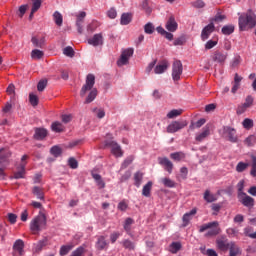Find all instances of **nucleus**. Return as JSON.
<instances>
[{"label": "nucleus", "instance_id": "1", "mask_svg": "<svg viewBox=\"0 0 256 256\" xmlns=\"http://www.w3.org/2000/svg\"><path fill=\"white\" fill-rule=\"evenodd\" d=\"M95 86V75L88 74L86 77V82L82 86L80 90V97H85L87 95V91H90L88 96L86 97L85 103H93L97 98V88H93Z\"/></svg>", "mask_w": 256, "mask_h": 256}, {"label": "nucleus", "instance_id": "2", "mask_svg": "<svg viewBox=\"0 0 256 256\" xmlns=\"http://www.w3.org/2000/svg\"><path fill=\"white\" fill-rule=\"evenodd\" d=\"M238 25L240 31H247V29H253L256 25V15L253 10H248L246 13L240 15L238 19Z\"/></svg>", "mask_w": 256, "mask_h": 256}, {"label": "nucleus", "instance_id": "3", "mask_svg": "<svg viewBox=\"0 0 256 256\" xmlns=\"http://www.w3.org/2000/svg\"><path fill=\"white\" fill-rule=\"evenodd\" d=\"M205 231H207L205 237H216V235L221 233V227H219V223L217 221H213L199 227V233H205Z\"/></svg>", "mask_w": 256, "mask_h": 256}, {"label": "nucleus", "instance_id": "4", "mask_svg": "<svg viewBox=\"0 0 256 256\" xmlns=\"http://www.w3.org/2000/svg\"><path fill=\"white\" fill-rule=\"evenodd\" d=\"M45 225H47V218L44 214H39L30 222V231L39 233L41 229H44Z\"/></svg>", "mask_w": 256, "mask_h": 256}, {"label": "nucleus", "instance_id": "5", "mask_svg": "<svg viewBox=\"0 0 256 256\" xmlns=\"http://www.w3.org/2000/svg\"><path fill=\"white\" fill-rule=\"evenodd\" d=\"M9 157H11L9 149H0V179H5V167L9 165Z\"/></svg>", "mask_w": 256, "mask_h": 256}, {"label": "nucleus", "instance_id": "6", "mask_svg": "<svg viewBox=\"0 0 256 256\" xmlns=\"http://www.w3.org/2000/svg\"><path fill=\"white\" fill-rule=\"evenodd\" d=\"M181 75H183V63L176 60L172 65V79L174 81H179V79H181Z\"/></svg>", "mask_w": 256, "mask_h": 256}, {"label": "nucleus", "instance_id": "7", "mask_svg": "<svg viewBox=\"0 0 256 256\" xmlns=\"http://www.w3.org/2000/svg\"><path fill=\"white\" fill-rule=\"evenodd\" d=\"M134 50L133 48H128L124 50L120 56V59L117 61L118 67H123V65L129 64V59L133 57Z\"/></svg>", "mask_w": 256, "mask_h": 256}, {"label": "nucleus", "instance_id": "8", "mask_svg": "<svg viewBox=\"0 0 256 256\" xmlns=\"http://www.w3.org/2000/svg\"><path fill=\"white\" fill-rule=\"evenodd\" d=\"M187 121H173L171 124L167 126V133H177V131H181V129H185L187 127Z\"/></svg>", "mask_w": 256, "mask_h": 256}, {"label": "nucleus", "instance_id": "9", "mask_svg": "<svg viewBox=\"0 0 256 256\" xmlns=\"http://www.w3.org/2000/svg\"><path fill=\"white\" fill-rule=\"evenodd\" d=\"M227 57V52H223L221 50H215L211 55L212 61H214V63H220V65H223V63L227 61Z\"/></svg>", "mask_w": 256, "mask_h": 256}, {"label": "nucleus", "instance_id": "10", "mask_svg": "<svg viewBox=\"0 0 256 256\" xmlns=\"http://www.w3.org/2000/svg\"><path fill=\"white\" fill-rule=\"evenodd\" d=\"M222 131H223V135H226V137H228V141H230L231 143H237L238 138H237V131L235 130V128L224 126Z\"/></svg>", "mask_w": 256, "mask_h": 256}, {"label": "nucleus", "instance_id": "11", "mask_svg": "<svg viewBox=\"0 0 256 256\" xmlns=\"http://www.w3.org/2000/svg\"><path fill=\"white\" fill-rule=\"evenodd\" d=\"M238 198L240 203L244 205V207H254L255 206V199L249 195H247L245 192H241V194H238Z\"/></svg>", "mask_w": 256, "mask_h": 256}, {"label": "nucleus", "instance_id": "12", "mask_svg": "<svg viewBox=\"0 0 256 256\" xmlns=\"http://www.w3.org/2000/svg\"><path fill=\"white\" fill-rule=\"evenodd\" d=\"M106 147L111 148L112 155L116 157H123V150L121 149V146L117 142L108 141L106 142Z\"/></svg>", "mask_w": 256, "mask_h": 256}, {"label": "nucleus", "instance_id": "13", "mask_svg": "<svg viewBox=\"0 0 256 256\" xmlns=\"http://www.w3.org/2000/svg\"><path fill=\"white\" fill-rule=\"evenodd\" d=\"M159 165L164 167L165 171H167L169 174L173 173V162L169 160L167 157H160L158 158Z\"/></svg>", "mask_w": 256, "mask_h": 256}, {"label": "nucleus", "instance_id": "14", "mask_svg": "<svg viewBox=\"0 0 256 256\" xmlns=\"http://www.w3.org/2000/svg\"><path fill=\"white\" fill-rule=\"evenodd\" d=\"M178 27H179V24H177V21L175 20V16L171 15L166 22L165 28L170 33H175Z\"/></svg>", "mask_w": 256, "mask_h": 256}, {"label": "nucleus", "instance_id": "15", "mask_svg": "<svg viewBox=\"0 0 256 256\" xmlns=\"http://www.w3.org/2000/svg\"><path fill=\"white\" fill-rule=\"evenodd\" d=\"M213 31H215V24H213V22H210L202 30V33H201L202 41H207V39H209V36L211 35V33H213Z\"/></svg>", "mask_w": 256, "mask_h": 256}, {"label": "nucleus", "instance_id": "16", "mask_svg": "<svg viewBox=\"0 0 256 256\" xmlns=\"http://www.w3.org/2000/svg\"><path fill=\"white\" fill-rule=\"evenodd\" d=\"M195 215H197V208H193L190 212L185 213L182 217L183 227H187Z\"/></svg>", "mask_w": 256, "mask_h": 256}, {"label": "nucleus", "instance_id": "17", "mask_svg": "<svg viewBox=\"0 0 256 256\" xmlns=\"http://www.w3.org/2000/svg\"><path fill=\"white\" fill-rule=\"evenodd\" d=\"M211 135V128L209 126H205L202 129V132L199 134H196L195 141H198V143H201L202 141H205L207 137Z\"/></svg>", "mask_w": 256, "mask_h": 256}, {"label": "nucleus", "instance_id": "18", "mask_svg": "<svg viewBox=\"0 0 256 256\" xmlns=\"http://www.w3.org/2000/svg\"><path fill=\"white\" fill-rule=\"evenodd\" d=\"M241 81H243V77H241L238 73H236L234 75V81L232 82V89H231V93H233V95H235V93L239 91L241 87Z\"/></svg>", "mask_w": 256, "mask_h": 256}, {"label": "nucleus", "instance_id": "19", "mask_svg": "<svg viewBox=\"0 0 256 256\" xmlns=\"http://www.w3.org/2000/svg\"><path fill=\"white\" fill-rule=\"evenodd\" d=\"M88 43L93 47H99V45H103V34H95L92 38L88 40Z\"/></svg>", "mask_w": 256, "mask_h": 256}, {"label": "nucleus", "instance_id": "20", "mask_svg": "<svg viewBox=\"0 0 256 256\" xmlns=\"http://www.w3.org/2000/svg\"><path fill=\"white\" fill-rule=\"evenodd\" d=\"M167 69H169V61L163 60L160 64L156 65L154 72L156 75H161L165 73Z\"/></svg>", "mask_w": 256, "mask_h": 256}, {"label": "nucleus", "instance_id": "21", "mask_svg": "<svg viewBox=\"0 0 256 256\" xmlns=\"http://www.w3.org/2000/svg\"><path fill=\"white\" fill-rule=\"evenodd\" d=\"M121 245L126 251H135L137 249V244L129 239L122 240Z\"/></svg>", "mask_w": 256, "mask_h": 256}, {"label": "nucleus", "instance_id": "22", "mask_svg": "<svg viewBox=\"0 0 256 256\" xmlns=\"http://www.w3.org/2000/svg\"><path fill=\"white\" fill-rule=\"evenodd\" d=\"M45 137H47V129L45 128L35 129L34 139H36V141H43Z\"/></svg>", "mask_w": 256, "mask_h": 256}, {"label": "nucleus", "instance_id": "23", "mask_svg": "<svg viewBox=\"0 0 256 256\" xmlns=\"http://www.w3.org/2000/svg\"><path fill=\"white\" fill-rule=\"evenodd\" d=\"M24 247H25V243L23 242V240L18 239L15 241L13 245V250L15 251V253H18L19 255H23Z\"/></svg>", "mask_w": 256, "mask_h": 256}, {"label": "nucleus", "instance_id": "24", "mask_svg": "<svg viewBox=\"0 0 256 256\" xmlns=\"http://www.w3.org/2000/svg\"><path fill=\"white\" fill-rule=\"evenodd\" d=\"M133 21L132 13H123L120 18V25H129Z\"/></svg>", "mask_w": 256, "mask_h": 256}, {"label": "nucleus", "instance_id": "25", "mask_svg": "<svg viewBox=\"0 0 256 256\" xmlns=\"http://www.w3.org/2000/svg\"><path fill=\"white\" fill-rule=\"evenodd\" d=\"M229 256H237V255H241V248H239V246L235 243V242H230V246H229Z\"/></svg>", "mask_w": 256, "mask_h": 256}, {"label": "nucleus", "instance_id": "26", "mask_svg": "<svg viewBox=\"0 0 256 256\" xmlns=\"http://www.w3.org/2000/svg\"><path fill=\"white\" fill-rule=\"evenodd\" d=\"M133 223H135V221L132 218H127L124 222V231H126L129 237H133V234L131 233V225H133Z\"/></svg>", "mask_w": 256, "mask_h": 256}, {"label": "nucleus", "instance_id": "27", "mask_svg": "<svg viewBox=\"0 0 256 256\" xmlns=\"http://www.w3.org/2000/svg\"><path fill=\"white\" fill-rule=\"evenodd\" d=\"M32 193H33V195H35V197H37V199H40L41 201H43V199H45V195L43 193V188H41L39 186H34L32 189Z\"/></svg>", "mask_w": 256, "mask_h": 256}, {"label": "nucleus", "instance_id": "28", "mask_svg": "<svg viewBox=\"0 0 256 256\" xmlns=\"http://www.w3.org/2000/svg\"><path fill=\"white\" fill-rule=\"evenodd\" d=\"M153 188V182L149 181L146 185H144L142 189V195L144 197H151V189Z\"/></svg>", "mask_w": 256, "mask_h": 256}, {"label": "nucleus", "instance_id": "29", "mask_svg": "<svg viewBox=\"0 0 256 256\" xmlns=\"http://www.w3.org/2000/svg\"><path fill=\"white\" fill-rule=\"evenodd\" d=\"M143 183V173L138 171L134 174V185L135 187H141V184Z\"/></svg>", "mask_w": 256, "mask_h": 256}, {"label": "nucleus", "instance_id": "30", "mask_svg": "<svg viewBox=\"0 0 256 256\" xmlns=\"http://www.w3.org/2000/svg\"><path fill=\"white\" fill-rule=\"evenodd\" d=\"M204 201H206L207 203H213L217 201V197H215V194H212L211 191L206 190L204 192Z\"/></svg>", "mask_w": 256, "mask_h": 256}, {"label": "nucleus", "instance_id": "31", "mask_svg": "<svg viewBox=\"0 0 256 256\" xmlns=\"http://www.w3.org/2000/svg\"><path fill=\"white\" fill-rule=\"evenodd\" d=\"M51 129L55 133H63V131H65V127L63 126V124H61V122L52 123Z\"/></svg>", "mask_w": 256, "mask_h": 256}, {"label": "nucleus", "instance_id": "32", "mask_svg": "<svg viewBox=\"0 0 256 256\" xmlns=\"http://www.w3.org/2000/svg\"><path fill=\"white\" fill-rule=\"evenodd\" d=\"M14 179H25V164H20V170L14 173Z\"/></svg>", "mask_w": 256, "mask_h": 256}, {"label": "nucleus", "instance_id": "33", "mask_svg": "<svg viewBox=\"0 0 256 256\" xmlns=\"http://www.w3.org/2000/svg\"><path fill=\"white\" fill-rule=\"evenodd\" d=\"M235 32V26L230 24V25H225L222 27V33L223 35H231Z\"/></svg>", "mask_w": 256, "mask_h": 256}, {"label": "nucleus", "instance_id": "34", "mask_svg": "<svg viewBox=\"0 0 256 256\" xmlns=\"http://www.w3.org/2000/svg\"><path fill=\"white\" fill-rule=\"evenodd\" d=\"M183 114V109H173L167 114L168 119H175V117H179V115Z\"/></svg>", "mask_w": 256, "mask_h": 256}, {"label": "nucleus", "instance_id": "35", "mask_svg": "<svg viewBox=\"0 0 256 256\" xmlns=\"http://www.w3.org/2000/svg\"><path fill=\"white\" fill-rule=\"evenodd\" d=\"M53 17L56 25H58V27H61V25H63V15H61L59 11H55Z\"/></svg>", "mask_w": 256, "mask_h": 256}, {"label": "nucleus", "instance_id": "36", "mask_svg": "<svg viewBox=\"0 0 256 256\" xmlns=\"http://www.w3.org/2000/svg\"><path fill=\"white\" fill-rule=\"evenodd\" d=\"M31 42L33 43L34 47H43L45 45V38L38 39L37 37H32Z\"/></svg>", "mask_w": 256, "mask_h": 256}, {"label": "nucleus", "instance_id": "37", "mask_svg": "<svg viewBox=\"0 0 256 256\" xmlns=\"http://www.w3.org/2000/svg\"><path fill=\"white\" fill-rule=\"evenodd\" d=\"M170 158L173 159V161H181V159H185V153L183 152L171 153Z\"/></svg>", "mask_w": 256, "mask_h": 256}, {"label": "nucleus", "instance_id": "38", "mask_svg": "<svg viewBox=\"0 0 256 256\" xmlns=\"http://www.w3.org/2000/svg\"><path fill=\"white\" fill-rule=\"evenodd\" d=\"M41 3L40 0H33L31 15H35V13L41 9Z\"/></svg>", "mask_w": 256, "mask_h": 256}, {"label": "nucleus", "instance_id": "39", "mask_svg": "<svg viewBox=\"0 0 256 256\" xmlns=\"http://www.w3.org/2000/svg\"><path fill=\"white\" fill-rule=\"evenodd\" d=\"M161 183L164 184V187H168L170 189H173V187H175V181L171 180L170 178H162Z\"/></svg>", "mask_w": 256, "mask_h": 256}, {"label": "nucleus", "instance_id": "40", "mask_svg": "<svg viewBox=\"0 0 256 256\" xmlns=\"http://www.w3.org/2000/svg\"><path fill=\"white\" fill-rule=\"evenodd\" d=\"M225 19H227V16L221 14V12H217V14L215 15V17L212 19V23H223V21H225Z\"/></svg>", "mask_w": 256, "mask_h": 256}, {"label": "nucleus", "instance_id": "41", "mask_svg": "<svg viewBox=\"0 0 256 256\" xmlns=\"http://www.w3.org/2000/svg\"><path fill=\"white\" fill-rule=\"evenodd\" d=\"M217 245H218V248L220 249V251H227V249H229V246L231 245V242L227 243L223 240H218Z\"/></svg>", "mask_w": 256, "mask_h": 256}, {"label": "nucleus", "instance_id": "42", "mask_svg": "<svg viewBox=\"0 0 256 256\" xmlns=\"http://www.w3.org/2000/svg\"><path fill=\"white\" fill-rule=\"evenodd\" d=\"M29 102L32 105V107H37V105H39V97H37V95L31 93V94H29Z\"/></svg>", "mask_w": 256, "mask_h": 256}, {"label": "nucleus", "instance_id": "43", "mask_svg": "<svg viewBox=\"0 0 256 256\" xmlns=\"http://www.w3.org/2000/svg\"><path fill=\"white\" fill-rule=\"evenodd\" d=\"M144 31H145V33H147V35H153V33L155 32V26H153V23L148 22L144 26Z\"/></svg>", "mask_w": 256, "mask_h": 256}, {"label": "nucleus", "instance_id": "44", "mask_svg": "<svg viewBox=\"0 0 256 256\" xmlns=\"http://www.w3.org/2000/svg\"><path fill=\"white\" fill-rule=\"evenodd\" d=\"M179 251H181V244L179 242H173L170 245V252L175 254V253H179Z\"/></svg>", "mask_w": 256, "mask_h": 256}, {"label": "nucleus", "instance_id": "45", "mask_svg": "<svg viewBox=\"0 0 256 256\" xmlns=\"http://www.w3.org/2000/svg\"><path fill=\"white\" fill-rule=\"evenodd\" d=\"M105 247H107V241L104 236H100L97 241V248L103 250Z\"/></svg>", "mask_w": 256, "mask_h": 256}, {"label": "nucleus", "instance_id": "46", "mask_svg": "<svg viewBox=\"0 0 256 256\" xmlns=\"http://www.w3.org/2000/svg\"><path fill=\"white\" fill-rule=\"evenodd\" d=\"M71 249H73V245H63L60 248V255L61 256H65L69 254V251H71Z\"/></svg>", "mask_w": 256, "mask_h": 256}, {"label": "nucleus", "instance_id": "47", "mask_svg": "<svg viewBox=\"0 0 256 256\" xmlns=\"http://www.w3.org/2000/svg\"><path fill=\"white\" fill-rule=\"evenodd\" d=\"M249 167V163L239 162L236 166L237 173H243Z\"/></svg>", "mask_w": 256, "mask_h": 256}, {"label": "nucleus", "instance_id": "48", "mask_svg": "<svg viewBox=\"0 0 256 256\" xmlns=\"http://www.w3.org/2000/svg\"><path fill=\"white\" fill-rule=\"evenodd\" d=\"M43 55H44L43 51L39 49H34L31 52L32 59H42Z\"/></svg>", "mask_w": 256, "mask_h": 256}, {"label": "nucleus", "instance_id": "49", "mask_svg": "<svg viewBox=\"0 0 256 256\" xmlns=\"http://www.w3.org/2000/svg\"><path fill=\"white\" fill-rule=\"evenodd\" d=\"M226 233L229 237H239V229L237 228H228Z\"/></svg>", "mask_w": 256, "mask_h": 256}, {"label": "nucleus", "instance_id": "50", "mask_svg": "<svg viewBox=\"0 0 256 256\" xmlns=\"http://www.w3.org/2000/svg\"><path fill=\"white\" fill-rule=\"evenodd\" d=\"M50 153L54 156V157H60L61 153H63V151L61 150V147L59 146H53L50 150Z\"/></svg>", "mask_w": 256, "mask_h": 256}, {"label": "nucleus", "instance_id": "51", "mask_svg": "<svg viewBox=\"0 0 256 256\" xmlns=\"http://www.w3.org/2000/svg\"><path fill=\"white\" fill-rule=\"evenodd\" d=\"M206 121L207 120H205V118H201L196 123L191 124L190 129H201V127H203V124L206 123Z\"/></svg>", "mask_w": 256, "mask_h": 256}, {"label": "nucleus", "instance_id": "52", "mask_svg": "<svg viewBox=\"0 0 256 256\" xmlns=\"http://www.w3.org/2000/svg\"><path fill=\"white\" fill-rule=\"evenodd\" d=\"M63 53L66 55V57H75V50H73V47L71 46L64 48Z\"/></svg>", "mask_w": 256, "mask_h": 256}, {"label": "nucleus", "instance_id": "53", "mask_svg": "<svg viewBox=\"0 0 256 256\" xmlns=\"http://www.w3.org/2000/svg\"><path fill=\"white\" fill-rule=\"evenodd\" d=\"M83 253H85V246H80L70 256H83Z\"/></svg>", "mask_w": 256, "mask_h": 256}, {"label": "nucleus", "instance_id": "54", "mask_svg": "<svg viewBox=\"0 0 256 256\" xmlns=\"http://www.w3.org/2000/svg\"><path fill=\"white\" fill-rule=\"evenodd\" d=\"M192 7H195V9H203L205 7V2L203 0H196L191 3Z\"/></svg>", "mask_w": 256, "mask_h": 256}, {"label": "nucleus", "instance_id": "55", "mask_svg": "<svg viewBox=\"0 0 256 256\" xmlns=\"http://www.w3.org/2000/svg\"><path fill=\"white\" fill-rule=\"evenodd\" d=\"M93 113H95V115L98 117V119H103V117H105V110L103 109H98V108H94Z\"/></svg>", "mask_w": 256, "mask_h": 256}, {"label": "nucleus", "instance_id": "56", "mask_svg": "<svg viewBox=\"0 0 256 256\" xmlns=\"http://www.w3.org/2000/svg\"><path fill=\"white\" fill-rule=\"evenodd\" d=\"M45 87H47V79L40 80L37 85L38 91H45Z\"/></svg>", "mask_w": 256, "mask_h": 256}, {"label": "nucleus", "instance_id": "57", "mask_svg": "<svg viewBox=\"0 0 256 256\" xmlns=\"http://www.w3.org/2000/svg\"><path fill=\"white\" fill-rule=\"evenodd\" d=\"M242 125L244 129H251V127H253V120L245 118L244 121L242 122Z\"/></svg>", "mask_w": 256, "mask_h": 256}, {"label": "nucleus", "instance_id": "58", "mask_svg": "<svg viewBox=\"0 0 256 256\" xmlns=\"http://www.w3.org/2000/svg\"><path fill=\"white\" fill-rule=\"evenodd\" d=\"M68 165L71 169H77L79 167V163L75 158H69Z\"/></svg>", "mask_w": 256, "mask_h": 256}, {"label": "nucleus", "instance_id": "59", "mask_svg": "<svg viewBox=\"0 0 256 256\" xmlns=\"http://www.w3.org/2000/svg\"><path fill=\"white\" fill-rule=\"evenodd\" d=\"M252 177H256V156H252V169L250 171Z\"/></svg>", "mask_w": 256, "mask_h": 256}, {"label": "nucleus", "instance_id": "60", "mask_svg": "<svg viewBox=\"0 0 256 256\" xmlns=\"http://www.w3.org/2000/svg\"><path fill=\"white\" fill-rule=\"evenodd\" d=\"M131 163H133V156H130L124 160V162L122 163L121 169H127V167L131 165Z\"/></svg>", "mask_w": 256, "mask_h": 256}, {"label": "nucleus", "instance_id": "61", "mask_svg": "<svg viewBox=\"0 0 256 256\" xmlns=\"http://www.w3.org/2000/svg\"><path fill=\"white\" fill-rule=\"evenodd\" d=\"M247 106H245L244 104H241L238 106L236 113L237 115H243V113H245V111H247Z\"/></svg>", "mask_w": 256, "mask_h": 256}, {"label": "nucleus", "instance_id": "62", "mask_svg": "<svg viewBox=\"0 0 256 256\" xmlns=\"http://www.w3.org/2000/svg\"><path fill=\"white\" fill-rule=\"evenodd\" d=\"M107 16L109 17V19H115L117 17V10H115V8H111L110 10H108Z\"/></svg>", "mask_w": 256, "mask_h": 256}, {"label": "nucleus", "instance_id": "63", "mask_svg": "<svg viewBox=\"0 0 256 256\" xmlns=\"http://www.w3.org/2000/svg\"><path fill=\"white\" fill-rule=\"evenodd\" d=\"M243 105L249 109V107H251V105H253L252 96H247Z\"/></svg>", "mask_w": 256, "mask_h": 256}, {"label": "nucleus", "instance_id": "64", "mask_svg": "<svg viewBox=\"0 0 256 256\" xmlns=\"http://www.w3.org/2000/svg\"><path fill=\"white\" fill-rule=\"evenodd\" d=\"M217 45V41L215 40H209L206 44H205V49H213V47H215Z\"/></svg>", "mask_w": 256, "mask_h": 256}]
</instances>
